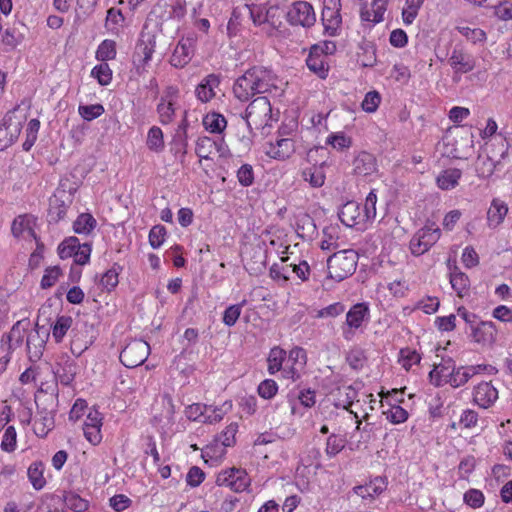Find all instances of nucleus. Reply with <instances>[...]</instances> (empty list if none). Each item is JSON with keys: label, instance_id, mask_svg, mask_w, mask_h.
Returning a JSON list of instances; mask_svg holds the SVG:
<instances>
[{"label": "nucleus", "instance_id": "f257e3e1", "mask_svg": "<svg viewBox=\"0 0 512 512\" xmlns=\"http://www.w3.org/2000/svg\"><path fill=\"white\" fill-rule=\"evenodd\" d=\"M281 81L270 70L263 66H254L240 76L234 83L233 93L240 101H248L256 94L270 93L279 90Z\"/></svg>", "mask_w": 512, "mask_h": 512}, {"label": "nucleus", "instance_id": "f03ea898", "mask_svg": "<svg viewBox=\"0 0 512 512\" xmlns=\"http://www.w3.org/2000/svg\"><path fill=\"white\" fill-rule=\"evenodd\" d=\"M357 262L358 254L355 250L338 251L327 260L328 275L331 279L342 281L355 272Z\"/></svg>", "mask_w": 512, "mask_h": 512}, {"label": "nucleus", "instance_id": "7ed1b4c3", "mask_svg": "<svg viewBox=\"0 0 512 512\" xmlns=\"http://www.w3.org/2000/svg\"><path fill=\"white\" fill-rule=\"evenodd\" d=\"M245 120L251 131L271 126L273 116L268 98L265 96L255 98L246 108Z\"/></svg>", "mask_w": 512, "mask_h": 512}, {"label": "nucleus", "instance_id": "20e7f679", "mask_svg": "<svg viewBox=\"0 0 512 512\" xmlns=\"http://www.w3.org/2000/svg\"><path fill=\"white\" fill-rule=\"evenodd\" d=\"M441 231L434 224H427L419 229L409 242V249L414 256L426 253L440 238Z\"/></svg>", "mask_w": 512, "mask_h": 512}, {"label": "nucleus", "instance_id": "39448f33", "mask_svg": "<svg viewBox=\"0 0 512 512\" xmlns=\"http://www.w3.org/2000/svg\"><path fill=\"white\" fill-rule=\"evenodd\" d=\"M58 255L63 260L73 258L75 264L85 265L90 260L91 246L88 243L81 244L77 237L71 236L59 244Z\"/></svg>", "mask_w": 512, "mask_h": 512}, {"label": "nucleus", "instance_id": "423d86ee", "mask_svg": "<svg viewBox=\"0 0 512 512\" xmlns=\"http://www.w3.org/2000/svg\"><path fill=\"white\" fill-rule=\"evenodd\" d=\"M286 19L292 26L312 27L316 22L313 6L306 1H296L287 9Z\"/></svg>", "mask_w": 512, "mask_h": 512}, {"label": "nucleus", "instance_id": "0eeeda50", "mask_svg": "<svg viewBox=\"0 0 512 512\" xmlns=\"http://www.w3.org/2000/svg\"><path fill=\"white\" fill-rule=\"evenodd\" d=\"M218 486H225L234 492H243L250 485V478L245 470L230 468L220 472L216 478Z\"/></svg>", "mask_w": 512, "mask_h": 512}, {"label": "nucleus", "instance_id": "6e6552de", "mask_svg": "<svg viewBox=\"0 0 512 512\" xmlns=\"http://www.w3.org/2000/svg\"><path fill=\"white\" fill-rule=\"evenodd\" d=\"M178 96L179 89L175 86H169L164 91L157 105L159 120L162 124H169L173 121L175 111L178 108Z\"/></svg>", "mask_w": 512, "mask_h": 512}, {"label": "nucleus", "instance_id": "1a4fd4ad", "mask_svg": "<svg viewBox=\"0 0 512 512\" xmlns=\"http://www.w3.org/2000/svg\"><path fill=\"white\" fill-rule=\"evenodd\" d=\"M369 319V308L365 303L353 305L346 314L345 326L343 327V337L351 340L354 336V330L360 328L363 322Z\"/></svg>", "mask_w": 512, "mask_h": 512}, {"label": "nucleus", "instance_id": "9d476101", "mask_svg": "<svg viewBox=\"0 0 512 512\" xmlns=\"http://www.w3.org/2000/svg\"><path fill=\"white\" fill-rule=\"evenodd\" d=\"M448 64L454 73L466 74L474 70L476 60L462 44H456L448 57Z\"/></svg>", "mask_w": 512, "mask_h": 512}, {"label": "nucleus", "instance_id": "9b49d317", "mask_svg": "<svg viewBox=\"0 0 512 512\" xmlns=\"http://www.w3.org/2000/svg\"><path fill=\"white\" fill-rule=\"evenodd\" d=\"M156 41L155 37L150 34H142L138 41L135 49V60L134 64L138 74H142L145 71V66L151 59L152 54L155 51Z\"/></svg>", "mask_w": 512, "mask_h": 512}, {"label": "nucleus", "instance_id": "f8f14e48", "mask_svg": "<svg viewBox=\"0 0 512 512\" xmlns=\"http://www.w3.org/2000/svg\"><path fill=\"white\" fill-rule=\"evenodd\" d=\"M341 1L340 0H324L322 10V22L325 31L329 35H335L340 28L341 19Z\"/></svg>", "mask_w": 512, "mask_h": 512}, {"label": "nucleus", "instance_id": "ddd939ff", "mask_svg": "<svg viewBox=\"0 0 512 512\" xmlns=\"http://www.w3.org/2000/svg\"><path fill=\"white\" fill-rule=\"evenodd\" d=\"M340 221L347 227L365 229L367 222L363 216L362 208L358 202L348 201L341 206L338 212Z\"/></svg>", "mask_w": 512, "mask_h": 512}, {"label": "nucleus", "instance_id": "4468645a", "mask_svg": "<svg viewBox=\"0 0 512 512\" xmlns=\"http://www.w3.org/2000/svg\"><path fill=\"white\" fill-rule=\"evenodd\" d=\"M195 153L200 159L213 160L216 156H223L226 147L222 140L217 141L210 137H199L196 142Z\"/></svg>", "mask_w": 512, "mask_h": 512}, {"label": "nucleus", "instance_id": "2eb2a0df", "mask_svg": "<svg viewBox=\"0 0 512 512\" xmlns=\"http://www.w3.org/2000/svg\"><path fill=\"white\" fill-rule=\"evenodd\" d=\"M36 218L32 215H20L12 223V234L14 237L24 241L37 239L35 233Z\"/></svg>", "mask_w": 512, "mask_h": 512}, {"label": "nucleus", "instance_id": "dca6fc26", "mask_svg": "<svg viewBox=\"0 0 512 512\" xmlns=\"http://www.w3.org/2000/svg\"><path fill=\"white\" fill-rule=\"evenodd\" d=\"M361 9L360 17L364 22L371 24L380 23L383 21L384 13L386 11V0H360Z\"/></svg>", "mask_w": 512, "mask_h": 512}, {"label": "nucleus", "instance_id": "f3484780", "mask_svg": "<svg viewBox=\"0 0 512 512\" xmlns=\"http://www.w3.org/2000/svg\"><path fill=\"white\" fill-rule=\"evenodd\" d=\"M498 399V390L492 382H480L473 388V403L480 408L491 407Z\"/></svg>", "mask_w": 512, "mask_h": 512}, {"label": "nucleus", "instance_id": "a211bd4d", "mask_svg": "<svg viewBox=\"0 0 512 512\" xmlns=\"http://www.w3.org/2000/svg\"><path fill=\"white\" fill-rule=\"evenodd\" d=\"M194 53V40L192 38L181 39L170 58V63L176 68H183L187 65Z\"/></svg>", "mask_w": 512, "mask_h": 512}, {"label": "nucleus", "instance_id": "6ab92c4d", "mask_svg": "<svg viewBox=\"0 0 512 512\" xmlns=\"http://www.w3.org/2000/svg\"><path fill=\"white\" fill-rule=\"evenodd\" d=\"M497 329L491 321H480L471 328V337L481 345H491L495 342Z\"/></svg>", "mask_w": 512, "mask_h": 512}, {"label": "nucleus", "instance_id": "aec40b11", "mask_svg": "<svg viewBox=\"0 0 512 512\" xmlns=\"http://www.w3.org/2000/svg\"><path fill=\"white\" fill-rule=\"evenodd\" d=\"M323 52L322 46H313L306 59V65L309 70L322 79L326 78L328 74V62L326 56L322 55Z\"/></svg>", "mask_w": 512, "mask_h": 512}, {"label": "nucleus", "instance_id": "412c9836", "mask_svg": "<svg viewBox=\"0 0 512 512\" xmlns=\"http://www.w3.org/2000/svg\"><path fill=\"white\" fill-rule=\"evenodd\" d=\"M508 213V206L505 201L499 198H493L487 210V226L495 229L500 226Z\"/></svg>", "mask_w": 512, "mask_h": 512}, {"label": "nucleus", "instance_id": "4be33fe9", "mask_svg": "<svg viewBox=\"0 0 512 512\" xmlns=\"http://www.w3.org/2000/svg\"><path fill=\"white\" fill-rule=\"evenodd\" d=\"M220 79L215 74H209L196 87L195 93L198 100L206 103L216 96L215 89L219 86Z\"/></svg>", "mask_w": 512, "mask_h": 512}, {"label": "nucleus", "instance_id": "5701e85b", "mask_svg": "<svg viewBox=\"0 0 512 512\" xmlns=\"http://www.w3.org/2000/svg\"><path fill=\"white\" fill-rule=\"evenodd\" d=\"M77 364L69 357H65L57 364L54 374L56 379L63 385H70L77 374Z\"/></svg>", "mask_w": 512, "mask_h": 512}, {"label": "nucleus", "instance_id": "b1692460", "mask_svg": "<svg viewBox=\"0 0 512 512\" xmlns=\"http://www.w3.org/2000/svg\"><path fill=\"white\" fill-rule=\"evenodd\" d=\"M294 152V141L291 138H280L276 143H269L266 154L274 159H287Z\"/></svg>", "mask_w": 512, "mask_h": 512}, {"label": "nucleus", "instance_id": "393cba45", "mask_svg": "<svg viewBox=\"0 0 512 512\" xmlns=\"http://www.w3.org/2000/svg\"><path fill=\"white\" fill-rule=\"evenodd\" d=\"M387 483L382 477H376L365 485L356 486L354 492L363 499H374L386 489Z\"/></svg>", "mask_w": 512, "mask_h": 512}, {"label": "nucleus", "instance_id": "a878e982", "mask_svg": "<svg viewBox=\"0 0 512 512\" xmlns=\"http://www.w3.org/2000/svg\"><path fill=\"white\" fill-rule=\"evenodd\" d=\"M26 119V112L18 106L5 115L1 124L5 125L12 132V135L19 136Z\"/></svg>", "mask_w": 512, "mask_h": 512}, {"label": "nucleus", "instance_id": "bb28decb", "mask_svg": "<svg viewBox=\"0 0 512 512\" xmlns=\"http://www.w3.org/2000/svg\"><path fill=\"white\" fill-rule=\"evenodd\" d=\"M353 166L355 174L360 176L371 175L377 169L374 156L368 152H361L354 159Z\"/></svg>", "mask_w": 512, "mask_h": 512}, {"label": "nucleus", "instance_id": "cd10ccee", "mask_svg": "<svg viewBox=\"0 0 512 512\" xmlns=\"http://www.w3.org/2000/svg\"><path fill=\"white\" fill-rule=\"evenodd\" d=\"M93 343V336L88 335V330L84 327L81 330H75L71 340V352L73 355L79 357L86 351Z\"/></svg>", "mask_w": 512, "mask_h": 512}, {"label": "nucleus", "instance_id": "c85d7f7f", "mask_svg": "<svg viewBox=\"0 0 512 512\" xmlns=\"http://www.w3.org/2000/svg\"><path fill=\"white\" fill-rule=\"evenodd\" d=\"M462 176V171L458 168H450L442 171L437 179V186L441 190H451L458 185V182Z\"/></svg>", "mask_w": 512, "mask_h": 512}, {"label": "nucleus", "instance_id": "c756f323", "mask_svg": "<svg viewBox=\"0 0 512 512\" xmlns=\"http://www.w3.org/2000/svg\"><path fill=\"white\" fill-rule=\"evenodd\" d=\"M130 352L133 353V359L130 360V368L143 364L150 354V346L143 340H133L130 342Z\"/></svg>", "mask_w": 512, "mask_h": 512}, {"label": "nucleus", "instance_id": "7c9ffc66", "mask_svg": "<svg viewBox=\"0 0 512 512\" xmlns=\"http://www.w3.org/2000/svg\"><path fill=\"white\" fill-rule=\"evenodd\" d=\"M265 17L267 18L266 35L273 36L282 24L283 11L278 5L266 6Z\"/></svg>", "mask_w": 512, "mask_h": 512}, {"label": "nucleus", "instance_id": "2f4dec72", "mask_svg": "<svg viewBox=\"0 0 512 512\" xmlns=\"http://www.w3.org/2000/svg\"><path fill=\"white\" fill-rule=\"evenodd\" d=\"M44 471L45 465L40 461L33 462L28 468V479L33 488L36 490H41L46 485Z\"/></svg>", "mask_w": 512, "mask_h": 512}, {"label": "nucleus", "instance_id": "473e14b6", "mask_svg": "<svg viewBox=\"0 0 512 512\" xmlns=\"http://www.w3.org/2000/svg\"><path fill=\"white\" fill-rule=\"evenodd\" d=\"M302 178L313 188H320L325 183V172L323 165L312 166L302 171Z\"/></svg>", "mask_w": 512, "mask_h": 512}, {"label": "nucleus", "instance_id": "72a5a7b5", "mask_svg": "<svg viewBox=\"0 0 512 512\" xmlns=\"http://www.w3.org/2000/svg\"><path fill=\"white\" fill-rule=\"evenodd\" d=\"M96 219L89 213L80 214L73 223V230L79 235H88L96 227Z\"/></svg>", "mask_w": 512, "mask_h": 512}, {"label": "nucleus", "instance_id": "f704fd0d", "mask_svg": "<svg viewBox=\"0 0 512 512\" xmlns=\"http://www.w3.org/2000/svg\"><path fill=\"white\" fill-rule=\"evenodd\" d=\"M286 359V351L278 346L273 347L268 355V373L274 375L282 369L283 362Z\"/></svg>", "mask_w": 512, "mask_h": 512}, {"label": "nucleus", "instance_id": "c9c22d12", "mask_svg": "<svg viewBox=\"0 0 512 512\" xmlns=\"http://www.w3.org/2000/svg\"><path fill=\"white\" fill-rule=\"evenodd\" d=\"M125 16L122 11L114 7L107 12L105 27L112 34H118L123 28Z\"/></svg>", "mask_w": 512, "mask_h": 512}, {"label": "nucleus", "instance_id": "e433bc0d", "mask_svg": "<svg viewBox=\"0 0 512 512\" xmlns=\"http://www.w3.org/2000/svg\"><path fill=\"white\" fill-rule=\"evenodd\" d=\"M221 442L215 439V441L207 445L202 452V457L205 462L211 461L213 464L222 460L226 454V448Z\"/></svg>", "mask_w": 512, "mask_h": 512}, {"label": "nucleus", "instance_id": "4c0bfd02", "mask_svg": "<svg viewBox=\"0 0 512 512\" xmlns=\"http://www.w3.org/2000/svg\"><path fill=\"white\" fill-rule=\"evenodd\" d=\"M203 125L211 133H222L227 126L225 117L219 113H208L203 118Z\"/></svg>", "mask_w": 512, "mask_h": 512}, {"label": "nucleus", "instance_id": "58836bf2", "mask_svg": "<svg viewBox=\"0 0 512 512\" xmlns=\"http://www.w3.org/2000/svg\"><path fill=\"white\" fill-rule=\"evenodd\" d=\"M73 319L70 316H59L52 326V337L57 343L62 342L66 333L71 328Z\"/></svg>", "mask_w": 512, "mask_h": 512}, {"label": "nucleus", "instance_id": "ea45409f", "mask_svg": "<svg viewBox=\"0 0 512 512\" xmlns=\"http://www.w3.org/2000/svg\"><path fill=\"white\" fill-rule=\"evenodd\" d=\"M147 147L156 153H160L164 149V138H163V132L162 130L157 127L153 126L149 129L147 140H146Z\"/></svg>", "mask_w": 512, "mask_h": 512}, {"label": "nucleus", "instance_id": "a19ab883", "mask_svg": "<svg viewBox=\"0 0 512 512\" xmlns=\"http://www.w3.org/2000/svg\"><path fill=\"white\" fill-rule=\"evenodd\" d=\"M424 0H406L402 9V20L405 25H411L416 19Z\"/></svg>", "mask_w": 512, "mask_h": 512}, {"label": "nucleus", "instance_id": "79ce46f5", "mask_svg": "<svg viewBox=\"0 0 512 512\" xmlns=\"http://www.w3.org/2000/svg\"><path fill=\"white\" fill-rule=\"evenodd\" d=\"M471 378L472 376L470 371H468V366H461L451 370L450 379H448L447 382L452 387L458 388L465 385Z\"/></svg>", "mask_w": 512, "mask_h": 512}, {"label": "nucleus", "instance_id": "37998d69", "mask_svg": "<svg viewBox=\"0 0 512 512\" xmlns=\"http://www.w3.org/2000/svg\"><path fill=\"white\" fill-rule=\"evenodd\" d=\"M346 445V438L342 435L331 434L326 441L325 453L329 458L339 454Z\"/></svg>", "mask_w": 512, "mask_h": 512}, {"label": "nucleus", "instance_id": "c03bdc74", "mask_svg": "<svg viewBox=\"0 0 512 512\" xmlns=\"http://www.w3.org/2000/svg\"><path fill=\"white\" fill-rule=\"evenodd\" d=\"M116 56V43L113 40L105 39L96 50V59L102 62L114 59Z\"/></svg>", "mask_w": 512, "mask_h": 512}, {"label": "nucleus", "instance_id": "a18cd8bd", "mask_svg": "<svg viewBox=\"0 0 512 512\" xmlns=\"http://www.w3.org/2000/svg\"><path fill=\"white\" fill-rule=\"evenodd\" d=\"M451 370L444 364L435 366L429 373L430 382L435 386H442L448 383L450 379Z\"/></svg>", "mask_w": 512, "mask_h": 512}, {"label": "nucleus", "instance_id": "49530a36", "mask_svg": "<svg viewBox=\"0 0 512 512\" xmlns=\"http://www.w3.org/2000/svg\"><path fill=\"white\" fill-rule=\"evenodd\" d=\"M450 283L452 288L457 292L458 296L463 297L469 287V279L463 272L455 271L450 275Z\"/></svg>", "mask_w": 512, "mask_h": 512}, {"label": "nucleus", "instance_id": "de8ad7c7", "mask_svg": "<svg viewBox=\"0 0 512 512\" xmlns=\"http://www.w3.org/2000/svg\"><path fill=\"white\" fill-rule=\"evenodd\" d=\"M0 446L1 449L7 453H12L16 450L17 432L14 426H7L5 428Z\"/></svg>", "mask_w": 512, "mask_h": 512}, {"label": "nucleus", "instance_id": "09e8293b", "mask_svg": "<svg viewBox=\"0 0 512 512\" xmlns=\"http://www.w3.org/2000/svg\"><path fill=\"white\" fill-rule=\"evenodd\" d=\"M64 502L67 508L75 512H83L89 506V502L86 499L73 492H69L64 496Z\"/></svg>", "mask_w": 512, "mask_h": 512}, {"label": "nucleus", "instance_id": "8fccbe9b", "mask_svg": "<svg viewBox=\"0 0 512 512\" xmlns=\"http://www.w3.org/2000/svg\"><path fill=\"white\" fill-rule=\"evenodd\" d=\"M120 270L121 268L119 266L114 265L102 275L100 279V285L103 289L106 291H111L117 286L119 282L118 276Z\"/></svg>", "mask_w": 512, "mask_h": 512}, {"label": "nucleus", "instance_id": "3c124183", "mask_svg": "<svg viewBox=\"0 0 512 512\" xmlns=\"http://www.w3.org/2000/svg\"><path fill=\"white\" fill-rule=\"evenodd\" d=\"M487 8H492L494 10V15L499 20H512V3L508 0H499V3L489 4Z\"/></svg>", "mask_w": 512, "mask_h": 512}, {"label": "nucleus", "instance_id": "603ef678", "mask_svg": "<svg viewBox=\"0 0 512 512\" xmlns=\"http://www.w3.org/2000/svg\"><path fill=\"white\" fill-rule=\"evenodd\" d=\"M91 77L95 78L100 85L106 86L112 80V71L107 63H101L91 70Z\"/></svg>", "mask_w": 512, "mask_h": 512}, {"label": "nucleus", "instance_id": "864d4df0", "mask_svg": "<svg viewBox=\"0 0 512 512\" xmlns=\"http://www.w3.org/2000/svg\"><path fill=\"white\" fill-rule=\"evenodd\" d=\"M456 29L467 40L473 44L483 43L486 41V33L480 28H470L468 26H457Z\"/></svg>", "mask_w": 512, "mask_h": 512}, {"label": "nucleus", "instance_id": "5fc2aeb1", "mask_svg": "<svg viewBox=\"0 0 512 512\" xmlns=\"http://www.w3.org/2000/svg\"><path fill=\"white\" fill-rule=\"evenodd\" d=\"M250 17L255 26L261 28V31L266 34L267 29V18L265 17L266 6L253 5L249 8Z\"/></svg>", "mask_w": 512, "mask_h": 512}, {"label": "nucleus", "instance_id": "6e6d98bb", "mask_svg": "<svg viewBox=\"0 0 512 512\" xmlns=\"http://www.w3.org/2000/svg\"><path fill=\"white\" fill-rule=\"evenodd\" d=\"M476 173L480 178H488L490 177L495 169V163L491 157H481L479 156L476 161Z\"/></svg>", "mask_w": 512, "mask_h": 512}, {"label": "nucleus", "instance_id": "4d7b16f0", "mask_svg": "<svg viewBox=\"0 0 512 512\" xmlns=\"http://www.w3.org/2000/svg\"><path fill=\"white\" fill-rule=\"evenodd\" d=\"M104 107L101 104L80 105L78 113L86 121H92L104 113Z\"/></svg>", "mask_w": 512, "mask_h": 512}, {"label": "nucleus", "instance_id": "13d9d810", "mask_svg": "<svg viewBox=\"0 0 512 512\" xmlns=\"http://www.w3.org/2000/svg\"><path fill=\"white\" fill-rule=\"evenodd\" d=\"M376 203L377 195L374 191H371L367 195L364 206L362 208V213L367 223L372 222L376 217Z\"/></svg>", "mask_w": 512, "mask_h": 512}, {"label": "nucleus", "instance_id": "bf43d9fd", "mask_svg": "<svg viewBox=\"0 0 512 512\" xmlns=\"http://www.w3.org/2000/svg\"><path fill=\"white\" fill-rule=\"evenodd\" d=\"M421 360V356L416 350L409 348L400 350L399 362L403 368L409 370L413 365L418 364Z\"/></svg>", "mask_w": 512, "mask_h": 512}, {"label": "nucleus", "instance_id": "052dcab7", "mask_svg": "<svg viewBox=\"0 0 512 512\" xmlns=\"http://www.w3.org/2000/svg\"><path fill=\"white\" fill-rule=\"evenodd\" d=\"M54 427V419L50 415H45L34 422V431L38 437H45Z\"/></svg>", "mask_w": 512, "mask_h": 512}, {"label": "nucleus", "instance_id": "680f3d73", "mask_svg": "<svg viewBox=\"0 0 512 512\" xmlns=\"http://www.w3.org/2000/svg\"><path fill=\"white\" fill-rule=\"evenodd\" d=\"M345 310V306L340 303L336 302L333 304H330L322 309L316 310V313L314 315L315 318H334L338 315L342 314Z\"/></svg>", "mask_w": 512, "mask_h": 512}, {"label": "nucleus", "instance_id": "e2e57ef3", "mask_svg": "<svg viewBox=\"0 0 512 512\" xmlns=\"http://www.w3.org/2000/svg\"><path fill=\"white\" fill-rule=\"evenodd\" d=\"M380 103H381V96H380L379 92L370 91L365 95V97L361 103V107L365 112L373 113L378 109Z\"/></svg>", "mask_w": 512, "mask_h": 512}, {"label": "nucleus", "instance_id": "0e129e2a", "mask_svg": "<svg viewBox=\"0 0 512 512\" xmlns=\"http://www.w3.org/2000/svg\"><path fill=\"white\" fill-rule=\"evenodd\" d=\"M326 143L330 144L335 149L344 150L351 146L352 141L351 138L346 136L343 132H338L329 135Z\"/></svg>", "mask_w": 512, "mask_h": 512}, {"label": "nucleus", "instance_id": "69168bd1", "mask_svg": "<svg viewBox=\"0 0 512 512\" xmlns=\"http://www.w3.org/2000/svg\"><path fill=\"white\" fill-rule=\"evenodd\" d=\"M243 303L234 304L227 307L223 313V323L229 327L235 325L239 319L243 307Z\"/></svg>", "mask_w": 512, "mask_h": 512}, {"label": "nucleus", "instance_id": "338daca9", "mask_svg": "<svg viewBox=\"0 0 512 512\" xmlns=\"http://www.w3.org/2000/svg\"><path fill=\"white\" fill-rule=\"evenodd\" d=\"M257 391L263 399H271L277 394L278 385L272 379H265L258 385Z\"/></svg>", "mask_w": 512, "mask_h": 512}, {"label": "nucleus", "instance_id": "774afa93", "mask_svg": "<svg viewBox=\"0 0 512 512\" xmlns=\"http://www.w3.org/2000/svg\"><path fill=\"white\" fill-rule=\"evenodd\" d=\"M387 420L393 424H400L408 419V412L399 405L392 406L388 411L384 412Z\"/></svg>", "mask_w": 512, "mask_h": 512}]
</instances>
